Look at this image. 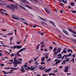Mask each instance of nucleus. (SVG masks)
I'll return each instance as SVG.
<instances>
[{"label":"nucleus","instance_id":"nucleus-12","mask_svg":"<svg viewBox=\"0 0 76 76\" xmlns=\"http://www.w3.org/2000/svg\"><path fill=\"white\" fill-rule=\"evenodd\" d=\"M56 51H57V48H55L54 49H53V51L54 53L53 54L54 55H57V54H55V53H56Z\"/></svg>","mask_w":76,"mask_h":76},{"label":"nucleus","instance_id":"nucleus-14","mask_svg":"<svg viewBox=\"0 0 76 76\" xmlns=\"http://www.w3.org/2000/svg\"><path fill=\"white\" fill-rule=\"evenodd\" d=\"M49 22L50 23H51L52 25H53L54 27H56V25H55V24H54V23L52 21H50Z\"/></svg>","mask_w":76,"mask_h":76},{"label":"nucleus","instance_id":"nucleus-17","mask_svg":"<svg viewBox=\"0 0 76 76\" xmlns=\"http://www.w3.org/2000/svg\"><path fill=\"white\" fill-rule=\"evenodd\" d=\"M45 11L46 12V13H48V14H50V11H49L46 8H45Z\"/></svg>","mask_w":76,"mask_h":76},{"label":"nucleus","instance_id":"nucleus-33","mask_svg":"<svg viewBox=\"0 0 76 76\" xmlns=\"http://www.w3.org/2000/svg\"><path fill=\"white\" fill-rule=\"evenodd\" d=\"M51 58H49L46 61L47 62L48 61L50 62V61H51Z\"/></svg>","mask_w":76,"mask_h":76},{"label":"nucleus","instance_id":"nucleus-36","mask_svg":"<svg viewBox=\"0 0 76 76\" xmlns=\"http://www.w3.org/2000/svg\"><path fill=\"white\" fill-rule=\"evenodd\" d=\"M45 57L46 59H48V56L47 55H45Z\"/></svg>","mask_w":76,"mask_h":76},{"label":"nucleus","instance_id":"nucleus-44","mask_svg":"<svg viewBox=\"0 0 76 76\" xmlns=\"http://www.w3.org/2000/svg\"><path fill=\"white\" fill-rule=\"evenodd\" d=\"M64 56L65 57V59H66V58H67V57H68V56H67V55H64Z\"/></svg>","mask_w":76,"mask_h":76},{"label":"nucleus","instance_id":"nucleus-52","mask_svg":"<svg viewBox=\"0 0 76 76\" xmlns=\"http://www.w3.org/2000/svg\"><path fill=\"white\" fill-rule=\"evenodd\" d=\"M35 64H37V65H38L39 64L37 63V62H35Z\"/></svg>","mask_w":76,"mask_h":76},{"label":"nucleus","instance_id":"nucleus-45","mask_svg":"<svg viewBox=\"0 0 76 76\" xmlns=\"http://www.w3.org/2000/svg\"><path fill=\"white\" fill-rule=\"evenodd\" d=\"M45 64V63L43 61H42L41 63V64Z\"/></svg>","mask_w":76,"mask_h":76},{"label":"nucleus","instance_id":"nucleus-3","mask_svg":"<svg viewBox=\"0 0 76 76\" xmlns=\"http://www.w3.org/2000/svg\"><path fill=\"white\" fill-rule=\"evenodd\" d=\"M12 4H10V5H7L6 6V7L7 8V9H11L12 10V12L14 11V8L13 7H12V6H11Z\"/></svg>","mask_w":76,"mask_h":76},{"label":"nucleus","instance_id":"nucleus-24","mask_svg":"<svg viewBox=\"0 0 76 76\" xmlns=\"http://www.w3.org/2000/svg\"><path fill=\"white\" fill-rule=\"evenodd\" d=\"M66 60H64L63 61V62H62L61 63L62 65H63V64H66Z\"/></svg>","mask_w":76,"mask_h":76},{"label":"nucleus","instance_id":"nucleus-53","mask_svg":"<svg viewBox=\"0 0 76 76\" xmlns=\"http://www.w3.org/2000/svg\"><path fill=\"white\" fill-rule=\"evenodd\" d=\"M20 19H21V20H23L24 21H26V20H24V19H23V18H20Z\"/></svg>","mask_w":76,"mask_h":76},{"label":"nucleus","instance_id":"nucleus-20","mask_svg":"<svg viewBox=\"0 0 76 76\" xmlns=\"http://www.w3.org/2000/svg\"><path fill=\"white\" fill-rule=\"evenodd\" d=\"M58 57H59V58H61V57H62V56H61V54H58Z\"/></svg>","mask_w":76,"mask_h":76},{"label":"nucleus","instance_id":"nucleus-2","mask_svg":"<svg viewBox=\"0 0 76 76\" xmlns=\"http://www.w3.org/2000/svg\"><path fill=\"white\" fill-rule=\"evenodd\" d=\"M13 64H14V67H18V64H22V62L19 61L17 60V59H15L14 62H13Z\"/></svg>","mask_w":76,"mask_h":76},{"label":"nucleus","instance_id":"nucleus-35","mask_svg":"<svg viewBox=\"0 0 76 76\" xmlns=\"http://www.w3.org/2000/svg\"><path fill=\"white\" fill-rule=\"evenodd\" d=\"M13 38H14V37H12L10 38V41H12V39H13Z\"/></svg>","mask_w":76,"mask_h":76},{"label":"nucleus","instance_id":"nucleus-59","mask_svg":"<svg viewBox=\"0 0 76 76\" xmlns=\"http://www.w3.org/2000/svg\"><path fill=\"white\" fill-rule=\"evenodd\" d=\"M72 34L73 35V36H74V37H75V38H76V35H75L74 34Z\"/></svg>","mask_w":76,"mask_h":76},{"label":"nucleus","instance_id":"nucleus-62","mask_svg":"<svg viewBox=\"0 0 76 76\" xmlns=\"http://www.w3.org/2000/svg\"><path fill=\"white\" fill-rule=\"evenodd\" d=\"M40 44H44V42H42L40 43Z\"/></svg>","mask_w":76,"mask_h":76},{"label":"nucleus","instance_id":"nucleus-47","mask_svg":"<svg viewBox=\"0 0 76 76\" xmlns=\"http://www.w3.org/2000/svg\"><path fill=\"white\" fill-rule=\"evenodd\" d=\"M2 72H4V74H8L7 72H6V71H2Z\"/></svg>","mask_w":76,"mask_h":76},{"label":"nucleus","instance_id":"nucleus-38","mask_svg":"<svg viewBox=\"0 0 76 76\" xmlns=\"http://www.w3.org/2000/svg\"><path fill=\"white\" fill-rule=\"evenodd\" d=\"M72 13H76V10L74 11L72 10Z\"/></svg>","mask_w":76,"mask_h":76},{"label":"nucleus","instance_id":"nucleus-7","mask_svg":"<svg viewBox=\"0 0 76 76\" xmlns=\"http://www.w3.org/2000/svg\"><path fill=\"white\" fill-rule=\"evenodd\" d=\"M61 48H58V49L57 50V51L56 53H55V54H57L58 53H60V52H61Z\"/></svg>","mask_w":76,"mask_h":76},{"label":"nucleus","instance_id":"nucleus-4","mask_svg":"<svg viewBox=\"0 0 76 76\" xmlns=\"http://www.w3.org/2000/svg\"><path fill=\"white\" fill-rule=\"evenodd\" d=\"M22 47V46L20 45L14 46L13 47V49H15V48H17V49H20Z\"/></svg>","mask_w":76,"mask_h":76},{"label":"nucleus","instance_id":"nucleus-46","mask_svg":"<svg viewBox=\"0 0 76 76\" xmlns=\"http://www.w3.org/2000/svg\"><path fill=\"white\" fill-rule=\"evenodd\" d=\"M53 47H51V46H50L49 47V49L50 50H53Z\"/></svg>","mask_w":76,"mask_h":76},{"label":"nucleus","instance_id":"nucleus-51","mask_svg":"<svg viewBox=\"0 0 76 76\" xmlns=\"http://www.w3.org/2000/svg\"><path fill=\"white\" fill-rule=\"evenodd\" d=\"M0 13L1 14H4V12H2V11H0Z\"/></svg>","mask_w":76,"mask_h":76},{"label":"nucleus","instance_id":"nucleus-64","mask_svg":"<svg viewBox=\"0 0 76 76\" xmlns=\"http://www.w3.org/2000/svg\"><path fill=\"white\" fill-rule=\"evenodd\" d=\"M68 7L69 9H71V6H68Z\"/></svg>","mask_w":76,"mask_h":76},{"label":"nucleus","instance_id":"nucleus-21","mask_svg":"<svg viewBox=\"0 0 76 76\" xmlns=\"http://www.w3.org/2000/svg\"><path fill=\"white\" fill-rule=\"evenodd\" d=\"M19 7H20V8H21V9H24V10H26L25 8H24V7H23L22 6H21L20 5H19Z\"/></svg>","mask_w":76,"mask_h":76},{"label":"nucleus","instance_id":"nucleus-16","mask_svg":"<svg viewBox=\"0 0 76 76\" xmlns=\"http://www.w3.org/2000/svg\"><path fill=\"white\" fill-rule=\"evenodd\" d=\"M39 18H40V19H41V20H43V21H45V22H47V21L45 19L43 18H42V17L40 16H39Z\"/></svg>","mask_w":76,"mask_h":76},{"label":"nucleus","instance_id":"nucleus-9","mask_svg":"<svg viewBox=\"0 0 76 76\" xmlns=\"http://www.w3.org/2000/svg\"><path fill=\"white\" fill-rule=\"evenodd\" d=\"M65 69L64 70V72H66V73H67V72H68V70L69 69V66H66L65 67Z\"/></svg>","mask_w":76,"mask_h":76},{"label":"nucleus","instance_id":"nucleus-27","mask_svg":"<svg viewBox=\"0 0 76 76\" xmlns=\"http://www.w3.org/2000/svg\"><path fill=\"white\" fill-rule=\"evenodd\" d=\"M39 46H40V44H38L37 47L36 48V49L37 50H38L39 48Z\"/></svg>","mask_w":76,"mask_h":76},{"label":"nucleus","instance_id":"nucleus-63","mask_svg":"<svg viewBox=\"0 0 76 76\" xmlns=\"http://www.w3.org/2000/svg\"><path fill=\"white\" fill-rule=\"evenodd\" d=\"M45 67H43L42 68V70H43V69H45Z\"/></svg>","mask_w":76,"mask_h":76},{"label":"nucleus","instance_id":"nucleus-39","mask_svg":"<svg viewBox=\"0 0 76 76\" xmlns=\"http://www.w3.org/2000/svg\"><path fill=\"white\" fill-rule=\"evenodd\" d=\"M67 56H68V57H70L72 56V53H71L69 54L68 55H67Z\"/></svg>","mask_w":76,"mask_h":76},{"label":"nucleus","instance_id":"nucleus-30","mask_svg":"<svg viewBox=\"0 0 76 76\" xmlns=\"http://www.w3.org/2000/svg\"><path fill=\"white\" fill-rule=\"evenodd\" d=\"M64 0H62V2H63L64 3H67V2L66 0L65 1H64Z\"/></svg>","mask_w":76,"mask_h":76},{"label":"nucleus","instance_id":"nucleus-11","mask_svg":"<svg viewBox=\"0 0 76 76\" xmlns=\"http://www.w3.org/2000/svg\"><path fill=\"white\" fill-rule=\"evenodd\" d=\"M63 32H64V34H65L66 35H69V33H68V32H67V31H66V30H63Z\"/></svg>","mask_w":76,"mask_h":76},{"label":"nucleus","instance_id":"nucleus-60","mask_svg":"<svg viewBox=\"0 0 76 76\" xmlns=\"http://www.w3.org/2000/svg\"><path fill=\"white\" fill-rule=\"evenodd\" d=\"M57 71H58L56 69V70H55L54 71V73H57Z\"/></svg>","mask_w":76,"mask_h":76},{"label":"nucleus","instance_id":"nucleus-37","mask_svg":"<svg viewBox=\"0 0 76 76\" xmlns=\"http://www.w3.org/2000/svg\"><path fill=\"white\" fill-rule=\"evenodd\" d=\"M69 60H70V58H67L65 60L66 61H67V62H69Z\"/></svg>","mask_w":76,"mask_h":76},{"label":"nucleus","instance_id":"nucleus-58","mask_svg":"<svg viewBox=\"0 0 76 76\" xmlns=\"http://www.w3.org/2000/svg\"><path fill=\"white\" fill-rule=\"evenodd\" d=\"M4 15H8V16H9V15L8 14H7V13H5L4 14Z\"/></svg>","mask_w":76,"mask_h":76},{"label":"nucleus","instance_id":"nucleus-13","mask_svg":"<svg viewBox=\"0 0 76 76\" xmlns=\"http://www.w3.org/2000/svg\"><path fill=\"white\" fill-rule=\"evenodd\" d=\"M52 68H49L48 69H47L45 71V72L47 73V72H50Z\"/></svg>","mask_w":76,"mask_h":76},{"label":"nucleus","instance_id":"nucleus-55","mask_svg":"<svg viewBox=\"0 0 76 76\" xmlns=\"http://www.w3.org/2000/svg\"><path fill=\"white\" fill-rule=\"evenodd\" d=\"M33 28H35L37 27V26L35 25H34L33 26Z\"/></svg>","mask_w":76,"mask_h":76},{"label":"nucleus","instance_id":"nucleus-41","mask_svg":"<svg viewBox=\"0 0 76 76\" xmlns=\"http://www.w3.org/2000/svg\"><path fill=\"white\" fill-rule=\"evenodd\" d=\"M18 61H22V58H20V59H18Z\"/></svg>","mask_w":76,"mask_h":76},{"label":"nucleus","instance_id":"nucleus-22","mask_svg":"<svg viewBox=\"0 0 76 76\" xmlns=\"http://www.w3.org/2000/svg\"><path fill=\"white\" fill-rule=\"evenodd\" d=\"M75 4L74 2H70V5L71 6H74V5Z\"/></svg>","mask_w":76,"mask_h":76},{"label":"nucleus","instance_id":"nucleus-25","mask_svg":"<svg viewBox=\"0 0 76 76\" xmlns=\"http://www.w3.org/2000/svg\"><path fill=\"white\" fill-rule=\"evenodd\" d=\"M42 23L43 25H48V24H47V23H45L44 21H42Z\"/></svg>","mask_w":76,"mask_h":76},{"label":"nucleus","instance_id":"nucleus-61","mask_svg":"<svg viewBox=\"0 0 76 76\" xmlns=\"http://www.w3.org/2000/svg\"><path fill=\"white\" fill-rule=\"evenodd\" d=\"M53 75V73H50L49 74V76H51V75Z\"/></svg>","mask_w":76,"mask_h":76},{"label":"nucleus","instance_id":"nucleus-15","mask_svg":"<svg viewBox=\"0 0 76 76\" xmlns=\"http://www.w3.org/2000/svg\"><path fill=\"white\" fill-rule=\"evenodd\" d=\"M21 69H20V70L21 71H22V73H23L24 72H25V70H24V68H23V66H21Z\"/></svg>","mask_w":76,"mask_h":76},{"label":"nucleus","instance_id":"nucleus-26","mask_svg":"<svg viewBox=\"0 0 76 76\" xmlns=\"http://www.w3.org/2000/svg\"><path fill=\"white\" fill-rule=\"evenodd\" d=\"M45 57H44L42 58H41L42 61H45Z\"/></svg>","mask_w":76,"mask_h":76},{"label":"nucleus","instance_id":"nucleus-54","mask_svg":"<svg viewBox=\"0 0 76 76\" xmlns=\"http://www.w3.org/2000/svg\"><path fill=\"white\" fill-rule=\"evenodd\" d=\"M0 66H4V64H0Z\"/></svg>","mask_w":76,"mask_h":76},{"label":"nucleus","instance_id":"nucleus-31","mask_svg":"<svg viewBox=\"0 0 76 76\" xmlns=\"http://www.w3.org/2000/svg\"><path fill=\"white\" fill-rule=\"evenodd\" d=\"M11 69H12V70H17V69H18V68H15L13 67H11Z\"/></svg>","mask_w":76,"mask_h":76},{"label":"nucleus","instance_id":"nucleus-57","mask_svg":"<svg viewBox=\"0 0 76 76\" xmlns=\"http://www.w3.org/2000/svg\"><path fill=\"white\" fill-rule=\"evenodd\" d=\"M64 58V55L61 58L62 60H63V59Z\"/></svg>","mask_w":76,"mask_h":76},{"label":"nucleus","instance_id":"nucleus-1","mask_svg":"<svg viewBox=\"0 0 76 76\" xmlns=\"http://www.w3.org/2000/svg\"><path fill=\"white\" fill-rule=\"evenodd\" d=\"M26 49V48H23V49H20L18 51V53H17V54H15V57L14 58V60H16L17 59H16L17 58L16 56H18V57H20V56H21V55L19 54V53H20L21 51H23V50H25Z\"/></svg>","mask_w":76,"mask_h":76},{"label":"nucleus","instance_id":"nucleus-42","mask_svg":"<svg viewBox=\"0 0 76 76\" xmlns=\"http://www.w3.org/2000/svg\"><path fill=\"white\" fill-rule=\"evenodd\" d=\"M24 3H28V2L26 1V0H23Z\"/></svg>","mask_w":76,"mask_h":76},{"label":"nucleus","instance_id":"nucleus-40","mask_svg":"<svg viewBox=\"0 0 76 76\" xmlns=\"http://www.w3.org/2000/svg\"><path fill=\"white\" fill-rule=\"evenodd\" d=\"M59 3H60L62 6H64V4H63V3H61L60 2H59Z\"/></svg>","mask_w":76,"mask_h":76},{"label":"nucleus","instance_id":"nucleus-18","mask_svg":"<svg viewBox=\"0 0 76 76\" xmlns=\"http://www.w3.org/2000/svg\"><path fill=\"white\" fill-rule=\"evenodd\" d=\"M35 67L31 66V67L29 68V70H34L35 69Z\"/></svg>","mask_w":76,"mask_h":76},{"label":"nucleus","instance_id":"nucleus-48","mask_svg":"<svg viewBox=\"0 0 76 76\" xmlns=\"http://www.w3.org/2000/svg\"><path fill=\"white\" fill-rule=\"evenodd\" d=\"M44 51L45 52H48V50H47V49H45L44 50Z\"/></svg>","mask_w":76,"mask_h":76},{"label":"nucleus","instance_id":"nucleus-5","mask_svg":"<svg viewBox=\"0 0 76 76\" xmlns=\"http://www.w3.org/2000/svg\"><path fill=\"white\" fill-rule=\"evenodd\" d=\"M11 6L12 7H13L14 10H15V8L16 9H18V4L15 5L14 4H11Z\"/></svg>","mask_w":76,"mask_h":76},{"label":"nucleus","instance_id":"nucleus-8","mask_svg":"<svg viewBox=\"0 0 76 76\" xmlns=\"http://www.w3.org/2000/svg\"><path fill=\"white\" fill-rule=\"evenodd\" d=\"M38 57H36V58H34L33 59H34V61L31 60L30 61H29V63H31L32 61L34 62V61H36V60H38L37 58H38Z\"/></svg>","mask_w":76,"mask_h":76},{"label":"nucleus","instance_id":"nucleus-10","mask_svg":"<svg viewBox=\"0 0 76 76\" xmlns=\"http://www.w3.org/2000/svg\"><path fill=\"white\" fill-rule=\"evenodd\" d=\"M58 60V59H56L54 60V61H56V62L54 64V65L58 64V63H60V60Z\"/></svg>","mask_w":76,"mask_h":76},{"label":"nucleus","instance_id":"nucleus-50","mask_svg":"<svg viewBox=\"0 0 76 76\" xmlns=\"http://www.w3.org/2000/svg\"><path fill=\"white\" fill-rule=\"evenodd\" d=\"M75 54H74L72 55V56H73V58H75Z\"/></svg>","mask_w":76,"mask_h":76},{"label":"nucleus","instance_id":"nucleus-29","mask_svg":"<svg viewBox=\"0 0 76 76\" xmlns=\"http://www.w3.org/2000/svg\"><path fill=\"white\" fill-rule=\"evenodd\" d=\"M1 46H3V47H9V46H7V45H0V47H1Z\"/></svg>","mask_w":76,"mask_h":76},{"label":"nucleus","instance_id":"nucleus-43","mask_svg":"<svg viewBox=\"0 0 76 76\" xmlns=\"http://www.w3.org/2000/svg\"><path fill=\"white\" fill-rule=\"evenodd\" d=\"M12 34H13V33H10L8 34H7V35H12Z\"/></svg>","mask_w":76,"mask_h":76},{"label":"nucleus","instance_id":"nucleus-32","mask_svg":"<svg viewBox=\"0 0 76 76\" xmlns=\"http://www.w3.org/2000/svg\"><path fill=\"white\" fill-rule=\"evenodd\" d=\"M15 54L12 53V54L10 55L11 57H13L14 56H15Z\"/></svg>","mask_w":76,"mask_h":76},{"label":"nucleus","instance_id":"nucleus-28","mask_svg":"<svg viewBox=\"0 0 76 76\" xmlns=\"http://www.w3.org/2000/svg\"><path fill=\"white\" fill-rule=\"evenodd\" d=\"M72 41L74 43H76V40L74 39H72Z\"/></svg>","mask_w":76,"mask_h":76},{"label":"nucleus","instance_id":"nucleus-23","mask_svg":"<svg viewBox=\"0 0 76 76\" xmlns=\"http://www.w3.org/2000/svg\"><path fill=\"white\" fill-rule=\"evenodd\" d=\"M66 50V48H64L63 50V52L64 54H66V53H67V52H66V51L65 50Z\"/></svg>","mask_w":76,"mask_h":76},{"label":"nucleus","instance_id":"nucleus-49","mask_svg":"<svg viewBox=\"0 0 76 76\" xmlns=\"http://www.w3.org/2000/svg\"><path fill=\"white\" fill-rule=\"evenodd\" d=\"M75 58H73L72 59V62L73 63H75Z\"/></svg>","mask_w":76,"mask_h":76},{"label":"nucleus","instance_id":"nucleus-56","mask_svg":"<svg viewBox=\"0 0 76 76\" xmlns=\"http://www.w3.org/2000/svg\"><path fill=\"white\" fill-rule=\"evenodd\" d=\"M38 34H41V31H38Z\"/></svg>","mask_w":76,"mask_h":76},{"label":"nucleus","instance_id":"nucleus-6","mask_svg":"<svg viewBox=\"0 0 76 76\" xmlns=\"http://www.w3.org/2000/svg\"><path fill=\"white\" fill-rule=\"evenodd\" d=\"M24 67H25L26 68H24L25 70H28L29 69V67H28V65H27V63H25L24 64V65H23Z\"/></svg>","mask_w":76,"mask_h":76},{"label":"nucleus","instance_id":"nucleus-19","mask_svg":"<svg viewBox=\"0 0 76 76\" xmlns=\"http://www.w3.org/2000/svg\"><path fill=\"white\" fill-rule=\"evenodd\" d=\"M12 19H19V18L17 17H16L15 16H13L12 15Z\"/></svg>","mask_w":76,"mask_h":76},{"label":"nucleus","instance_id":"nucleus-34","mask_svg":"<svg viewBox=\"0 0 76 76\" xmlns=\"http://www.w3.org/2000/svg\"><path fill=\"white\" fill-rule=\"evenodd\" d=\"M23 23L24 24V25H28V23H26V22H23Z\"/></svg>","mask_w":76,"mask_h":76}]
</instances>
